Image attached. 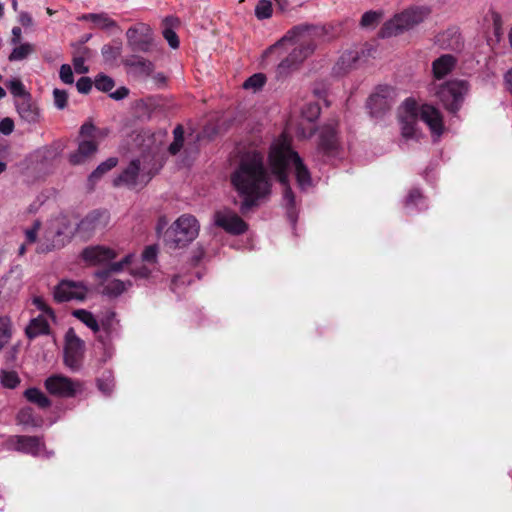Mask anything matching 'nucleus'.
<instances>
[{
	"mask_svg": "<svg viewBox=\"0 0 512 512\" xmlns=\"http://www.w3.org/2000/svg\"><path fill=\"white\" fill-rule=\"evenodd\" d=\"M19 22L24 27H30L33 25V19L28 12H20L19 14Z\"/></svg>",
	"mask_w": 512,
	"mask_h": 512,
	"instance_id": "obj_58",
	"label": "nucleus"
},
{
	"mask_svg": "<svg viewBox=\"0 0 512 512\" xmlns=\"http://www.w3.org/2000/svg\"><path fill=\"white\" fill-rule=\"evenodd\" d=\"M80 20L91 21L96 27L100 29L109 30L117 27V23L105 12L83 14L80 17Z\"/></svg>",
	"mask_w": 512,
	"mask_h": 512,
	"instance_id": "obj_27",
	"label": "nucleus"
},
{
	"mask_svg": "<svg viewBox=\"0 0 512 512\" xmlns=\"http://www.w3.org/2000/svg\"><path fill=\"white\" fill-rule=\"evenodd\" d=\"M301 115L309 122H314L320 115V106L318 103L310 102L303 106Z\"/></svg>",
	"mask_w": 512,
	"mask_h": 512,
	"instance_id": "obj_41",
	"label": "nucleus"
},
{
	"mask_svg": "<svg viewBox=\"0 0 512 512\" xmlns=\"http://www.w3.org/2000/svg\"><path fill=\"white\" fill-rule=\"evenodd\" d=\"M45 238L46 241L41 242L37 247L38 253H46L54 249H59L65 244L63 232L60 230L47 231Z\"/></svg>",
	"mask_w": 512,
	"mask_h": 512,
	"instance_id": "obj_24",
	"label": "nucleus"
},
{
	"mask_svg": "<svg viewBox=\"0 0 512 512\" xmlns=\"http://www.w3.org/2000/svg\"><path fill=\"white\" fill-rule=\"evenodd\" d=\"M53 98L56 108L63 110L67 106L68 94L65 90L54 89Z\"/></svg>",
	"mask_w": 512,
	"mask_h": 512,
	"instance_id": "obj_46",
	"label": "nucleus"
},
{
	"mask_svg": "<svg viewBox=\"0 0 512 512\" xmlns=\"http://www.w3.org/2000/svg\"><path fill=\"white\" fill-rule=\"evenodd\" d=\"M59 77H60L61 81L64 82L65 84H73L74 76H73V71H72L71 66L68 64H63L60 67Z\"/></svg>",
	"mask_w": 512,
	"mask_h": 512,
	"instance_id": "obj_51",
	"label": "nucleus"
},
{
	"mask_svg": "<svg viewBox=\"0 0 512 512\" xmlns=\"http://www.w3.org/2000/svg\"><path fill=\"white\" fill-rule=\"evenodd\" d=\"M14 122L11 118L6 117L0 121V132L4 135H9L13 132Z\"/></svg>",
	"mask_w": 512,
	"mask_h": 512,
	"instance_id": "obj_55",
	"label": "nucleus"
},
{
	"mask_svg": "<svg viewBox=\"0 0 512 512\" xmlns=\"http://www.w3.org/2000/svg\"><path fill=\"white\" fill-rule=\"evenodd\" d=\"M25 398L37 405L39 408L45 409L51 406L50 399L38 388L31 387L24 391Z\"/></svg>",
	"mask_w": 512,
	"mask_h": 512,
	"instance_id": "obj_29",
	"label": "nucleus"
},
{
	"mask_svg": "<svg viewBox=\"0 0 512 512\" xmlns=\"http://www.w3.org/2000/svg\"><path fill=\"white\" fill-rule=\"evenodd\" d=\"M100 331L95 333L97 339L104 345L119 335V323L113 312L107 314L99 321Z\"/></svg>",
	"mask_w": 512,
	"mask_h": 512,
	"instance_id": "obj_20",
	"label": "nucleus"
},
{
	"mask_svg": "<svg viewBox=\"0 0 512 512\" xmlns=\"http://www.w3.org/2000/svg\"><path fill=\"white\" fill-rule=\"evenodd\" d=\"M124 268V265L121 261L111 263L108 270L98 271L95 273L96 277L102 280H107L109 274L111 272H120Z\"/></svg>",
	"mask_w": 512,
	"mask_h": 512,
	"instance_id": "obj_49",
	"label": "nucleus"
},
{
	"mask_svg": "<svg viewBox=\"0 0 512 512\" xmlns=\"http://www.w3.org/2000/svg\"><path fill=\"white\" fill-rule=\"evenodd\" d=\"M128 46L137 52L147 53L153 45V31L145 23H138L126 31Z\"/></svg>",
	"mask_w": 512,
	"mask_h": 512,
	"instance_id": "obj_10",
	"label": "nucleus"
},
{
	"mask_svg": "<svg viewBox=\"0 0 512 512\" xmlns=\"http://www.w3.org/2000/svg\"><path fill=\"white\" fill-rule=\"evenodd\" d=\"M456 65V59L450 54H445L433 61L432 70L434 77L442 79L448 75Z\"/></svg>",
	"mask_w": 512,
	"mask_h": 512,
	"instance_id": "obj_23",
	"label": "nucleus"
},
{
	"mask_svg": "<svg viewBox=\"0 0 512 512\" xmlns=\"http://www.w3.org/2000/svg\"><path fill=\"white\" fill-rule=\"evenodd\" d=\"M183 143V139H174L173 142L168 147L169 153L171 155H176L181 150Z\"/></svg>",
	"mask_w": 512,
	"mask_h": 512,
	"instance_id": "obj_57",
	"label": "nucleus"
},
{
	"mask_svg": "<svg viewBox=\"0 0 512 512\" xmlns=\"http://www.w3.org/2000/svg\"><path fill=\"white\" fill-rule=\"evenodd\" d=\"M173 136H174V139H183L184 140V130H183V127L181 125H178L175 127V129L173 130Z\"/></svg>",
	"mask_w": 512,
	"mask_h": 512,
	"instance_id": "obj_62",
	"label": "nucleus"
},
{
	"mask_svg": "<svg viewBox=\"0 0 512 512\" xmlns=\"http://www.w3.org/2000/svg\"><path fill=\"white\" fill-rule=\"evenodd\" d=\"M423 201V196L418 189H412L405 201L407 209L411 210L412 206H416L418 203Z\"/></svg>",
	"mask_w": 512,
	"mask_h": 512,
	"instance_id": "obj_48",
	"label": "nucleus"
},
{
	"mask_svg": "<svg viewBox=\"0 0 512 512\" xmlns=\"http://www.w3.org/2000/svg\"><path fill=\"white\" fill-rule=\"evenodd\" d=\"M72 315L91 329L94 334L100 331L99 321L90 311L77 309L72 312Z\"/></svg>",
	"mask_w": 512,
	"mask_h": 512,
	"instance_id": "obj_31",
	"label": "nucleus"
},
{
	"mask_svg": "<svg viewBox=\"0 0 512 512\" xmlns=\"http://www.w3.org/2000/svg\"><path fill=\"white\" fill-rule=\"evenodd\" d=\"M98 145L95 140H83L79 143L77 151L70 154L69 161L73 165L84 163L97 151Z\"/></svg>",
	"mask_w": 512,
	"mask_h": 512,
	"instance_id": "obj_22",
	"label": "nucleus"
},
{
	"mask_svg": "<svg viewBox=\"0 0 512 512\" xmlns=\"http://www.w3.org/2000/svg\"><path fill=\"white\" fill-rule=\"evenodd\" d=\"M269 164L272 173L283 186V202L289 220L296 221L295 195L289 185L288 168L294 169L297 184L301 190H306L312 184L310 172L297 152L291 148V141L287 135H280L272 143L269 153Z\"/></svg>",
	"mask_w": 512,
	"mask_h": 512,
	"instance_id": "obj_1",
	"label": "nucleus"
},
{
	"mask_svg": "<svg viewBox=\"0 0 512 512\" xmlns=\"http://www.w3.org/2000/svg\"><path fill=\"white\" fill-rule=\"evenodd\" d=\"M34 52V46L30 43H23L16 46L10 55L8 56V60L13 61H21L26 59L30 54Z\"/></svg>",
	"mask_w": 512,
	"mask_h": 512,
	"instance_id": "obj_34",
	"label": "nucleus"
},
{
	"mask_svg": "<svg viewBox=\"0 0 512 512\" xmlns=\"http://www.w3.org/2000/svg\"><path fill=\"white\" fill-rule=\"evenodd\" d=\"M231 183L239 196L243 198L242 212L257 206L271 192V182L264 165V156L257 151L248 152L240 160L231 175Z\"/></svg>",
	"mask_w": 512,
	"mask_h": 512,
	"instance_id": "obj_2",
	"label": "nucleus"
},
{
	"mask_svg": "<svg viewBox=\"0 0 512 512\" xmlns=\"http://www.w3.org/2000/svg\"><path fill=\"white\" fill-rule=\"evenodd\" d=\"M89 54H90L89 49L84 47L83 55L76 56L73 58V66L77 73L85 74L89 71L88 67L85 65V61L89 57Z\"/></svg>",
	"mask_w": 512,
	"mask_h": 512,
	"instance_id": "obj_43",
	"label": "nucleus"
},
{
	"mask_svg": "<svg viewBox=\"0 0 512 512\" xmlns=\"http://www.w3.org/2000/svg\"><path fill=\"white\" fill-rule=\"evenodd\" d=\"M21 288V282L12 272L0 279V298H11Z\"/></svg>",
	"mask_w": 512,
	"mask_h": 512,
	"instance_id": "obj_26",
	"label": "nucleus"
},
{
	"mask_svg": "<svg viewBox=\"0 0 512 512\" xmlns=\"http://www.w3.org/2000/svg\"><path fill=\"white\" fill-rule=\"evenodd\" d=\"M132 258H133V254H128L126 255L122 260L121 262L123 263L124 266L128 265L131 263L132 261Z\"/></svg>",
	"mask_w": 512,
	"mask_h": 512,
	"instance_id": "obj_64",
	"label": "nucleus"
},
{
	"mask_svg": "<svg viewBox=\"0 0 512 512\" xmlns=\"http://www.w3.org/2000/svg\"><path fill=\"white\" fill-rule=\"evenodd\" d=\"M129 94V90L126 87H120L116 91L110 94V97L115 100H122L127 97Z\"/></svg>",
	"mask_w": 512,
	"mask_h": 512,
	"instance_id": "obj_59",
	"label": "nucleus"
},
{
	"mask_svg": "<svg viewBox=\"0 0 512 512\" xmlns=\"http://www.w3.org/2000/svg\"><path fill=\"white\" fill-rule=\"evenodd\" d=\"M163 159L157 152L142 153L113 179V186L130 189L142 188L160 170Z\"/></svg>",
	"mask_w": 512,
	"mask_h": 512,
	"instance_id": "obj_5",
	"label": "nucleus"
},
{
	"mask_svg": "<svg viewBox=\"0 0 512 512\" xmlns=\"http://www.w3.org/2000/svg\"><path fill=\"white\" fill-rule=\"evenodd\" d=\"M34 304L37 306V308L41 311H43L46 315L50 316L52 319H54V313L51 308H49L43 299L41 298H35Z\"/></svg>",
	"mask_w": 512,
	"mask_h": 512,
	"instance_id": "obj_56",
	"label": "nucleus"
},
{
	"mask_svg": "<svg viewBox=\"0 0 512 512\" xmlns=\"http://www.w3.org/2000/svg\"><path fill=\"white\" fill-rule=\"evenodd\" d=\"M118 163L116 157H110L104 162L100 163L97 168L90 174L88 181L91 184L96 183L105 173L113 169Z\"/></svg>",
	"mask_w": 512,
	"mask_h": 512,
	"instance_id": "obj_32",
	"label": "nucleus"
},
{
	"mask_svg": "<svg viewBox=\"0 0 512 512\" xmlns=\"http://www.w3.org/2000/svg\"><path fill=\"white\" fill-rule=\"evenodd\" d=\"M132 286L130 280L122 281L119 279L108 280L103 287V294L109 297H117Z\"/></svg>",
	"mask_w": 512,
	"mask_h": 512,
	"instance_id": "obj_28",
	"label": "nucleus"
},
{
	"mask_svg": "<svg viewBox=\"0 0 512 512\" xmlns=\"http://www.w3.org/2000/svg\"><path fill=\"white\" fill-rule=\"evenodd\" d=\"M323 34V29L308 25H299L290 29L280 40L266 50V54L273 50L290 43L294 45L293 50L283 59L278 68L281 71L291 69L299 63L303 62L310 56L316 46L317 38Z\"/></svg>",
	"mask_w": 512,
	"mask_h": 512,
	"instance_id": "obj_3",
	"label": "nucleus"
},
{
	"mask_svg": "<svg viewBox=\"0 0 512 512\" xmlns=\"http://www.w3.org/2000/svg\"><path fill=\"white\" fill-rule=\"evenodd\" d=\"M358 60V53L355 52V51H347V52H344L338 62H337V66L340 68V69H343V70H348V69H351L354 64L356 63V61Z\"/></svg>",
	"mask_w": 512,
	"mask_h": 512,
	"instance_id": "obj_40",
	"label": "nucleus"
},
{
	"mask_svg": "<svg viewBox=\"0 0 512 512\" xmlns=\"http://www.w3.org/2000/svg\"><path fill=\"white\" fill-rule=\"evenodd\" d=\"M418 118L428 125L432 134L437 137L442 135L444 127L440 111L428 104L423 105L419 110L416 101L407 98L399 108L401 134L404 139H419L421 133L417 129Z\"/></svg>",
	"mask_w": 512,
	"mask_h": 512,
	"instance_id": "obj_4",
	"label": "nucleus"
},
{
	"mask_svg": "<svg viewBox=\"0 0 512 512\" xmlns=\"http://www.w3.org/2000/svg\"><path fill=\"white\" fill-rule=\"evenodd\" d=\"M396 91L388 85H380L369 97L367 107L370 113L378 117L388 111L395 103Z\"/></svg>",
	"mask_w": 512,
	"mask_h": 512,
	"instance_id": "obj_11",
	"label": "nucleus"
},
{
	"mask_svg": "<svg viewBox=\"0 0 512 512\" xmlns=\"http://www.w3.org/2000/svg\"><path fill=\"white\" fill-rule=\"evenodd\" d=\"M44 385L51 395L62 398L74 397L82 390V385L79 381H74L62 375H52L48 377Z\"/></svg>",
	"mask_w": 512,
	"mask_h": 512,
	"instance_id": "obj_12",
	"label": "nucleus"
},
{
	"mask_svg": "<svg viewBox=\"0 0 512 512\" xmlns=\"http://www.w3.org/2000/svg\"><path fill=\"white\" fill-rule=\"evenodd\" d=\"M266 82V77L262 73H256L250 76L243 84V88L245 89H253L257 91L261 89Z\"/></svg>",
	"mask_w": 512,
	"mask_h": 512,
	"instance_id": "obj_42",
	"label": "nucleus"
},
{
	"mask_svg": "<svg viewBox=\"0 0 512 512\" xmlns=\"http://www.w3.org/2000/svg\"><path fill=\"white\" fill-rule=\"evenodd\" d=\"M149 274L150 270L145 265L132 270V275L139 278H146L149 276Z\"/></svg>",
	"mask_w": 512,
	"mask_h": 512,
	"instance_id": "obj_60",
	"label": "nucleus"
},
{
	"mask_svg": "<svg viewBox=\"0 0 512 512\" xmlns=\"http://www.w3.org/2000/svg\"><path fill=\"white\" fill-rule=\"evenodd\" d=\"M430 10L424 6H413L387 21L380 30L382 38L399 35L420 24L429 15Z\"/></svg>",
	"mask_w": 512,
	"mask_h": 512,
	"instance_id": "obj_7",
	"label": "nucleus"
},
{
	"mask_svg": "<svg viewBox=\"0 0 512 512\" xmlns=\"http://www.w3.org/2000/svg\"><path fill=\"white\" fill-rule=\"evenodd\" d=\"M101 52L106 61H114L120 56L121 48L111 45H104L101 49Z\"/></svg>",
	"mask_w": 512,
	"mask_h": 512,
	"instance_id": "obj_47",
	"label": "nucleus"
},
{
	"mask_svg": "<svg viewBox=\"0 0 512 512\" xmlns=\"http://www.w3.org/2000/svg\"><path fill=\"white\" fill-rule=\"evenodd\" d=\"M17 421L25 427H40L42 419L34 415L31 407H23L17 414Z\"/></svg>",
	"mask_w": 512,
	"mask_h": 512,
	"instance_id": "obj_30",
	"label": "nucleus"
},
{
	"mask_svg": "<svg viewBox=\"0 0 512 512\" xmlns=\"http://www.w3.org/2000/svg\"><path fill=\"white\" fill-rule=\"evenodd\" d=\"M123 64L129 67L131 71L141 77H148L154 70V64L142 57L132 55L123 60Z\"/></svg>",
	"mask_w": 512,
	"mask_h": 512,
	"instance_id": "obj_21",
	"label": "nucleus"
},
{
	"mask_svg": "<svg viewBox=\"0 0 512 512\" xmlns=\"http://www.w3.org/2000/svg\"><path fill=\"white\" fill-rule=\"evenodd\" d=\"M469 90L465 80H452L439 86L436 95L446 110L456 114L462 106L464 97Z\"/></svg>",
	"mask_w": 512,
	"mask_h": 512,
	"instance_id": "obj_8",
	"label": "nucleus"
},
{
	"mask_svg": "<svg viewBox=\"0 0 512 512\" xmlns=\"http://www.w3.org/2000/svg\"><path fill=\"white\" fill-rule=\"evenodd\" d=\"M318 152L326 156H334L338 150V139L334 125H325L319 133Z\"/></svg>",
	"mask_w": 512,
	"mask_h": 512,
	"instance_id": "obj_19",
	"label": "nucleus"
},
{
	"mask_svg": "<svg viewBox=\"0 0 512 512\" xmlns=\"http://www.w3.org/2000/svg\"><path fill=\"white\" fill-rule=\"evenodd\" d=\"M9 445L16 451L32 456H42L45 453V445L38 436L16 435L9 439Z\"/></svg>",
	"mask_w": 512,
	"mask_h": 512,
	"instance_id": "obj_16",
	"label": "nucleus"
},
{
	"mask_svg": "<svg viewBox=\"0 0 512 512\" xmlns=\"http://www.w3.org/2000/svg\"><path fill=\"white\" fill-rule=\"evenodd\" d=\"M41 227V222L39 220L34 221L31 228L25 230L26 242L32 244L37 239V233Z\"/></svg>",
	"mask_w": 512,
	"mask_h": 512,
	"instance_id": "obj_52",
	"label": "nucleus"
},
{
	"mask_svg": "<svg viewBox=\"0 0 512 512\" xmlns=\"http://www.w3.org/2000/svg\"><path fill=\"white\" fill-rule=\"evenodd\" d=\"M382 13L377 11H367L362 15L361 18V26L362 27H372L375 26L381 17Z\"/></svg>",
	"mask_w": 512,
	"mask_h": 512,
	"instance_id": "obj_45",
	"label": "nucleus"
},
{
	"mask_svg": "<svg viewBox=\"0 0 512 512\" xmlns=\"http://www.w3.org/2000/svg\"><path fill=\"white\" fill-rule=\"evenodd\" d=\"M213 223L233 235H241L248 229L246 222L230 209L216 211L213 216Z\"/></svg>",
	"mask_w": 512,
	"mask_h": 512,
	"instance_id": "obj_13",
	"label": "nucleus"
},
{
	"mask_svg": "<svg viewBox=\"0 0 512 512\" xmlns=\"http://www.w3.org/2000/svg\"><path fill=\"white\" fill-rule=\"evenodd\" d=\"M16 111L20 119L30 125L35 126L42 119L41 111L38 105L32 100L31 96L15 100Z\"/></svg>",
	"mask_w": 512,
	"mask_h": 512,
	"instance_id": "obj_18",
	"label": "nucleus"
},
{
	"mask_svg": "<svg viewBox=\"0 0 512 512\" xmlns=\"http://www.w3.org/2000/svg\"><path fill=\"white\" fill-rule=\"evenodd\" d=\"M273 8L270 0H259L255 7V16L259 20L269 19L272 16Z\"/></svg>",
	"mask_w": 512,
	"mask_h": 512,
	"instance_id": "obj_38",
	"label": "nucleus"
},
{
	"mask_svg": "<svg viewBox=\"0 0 512 512\" xmlns=\"http://www.w3.org/2000/svg\"><path fill=\"white\" fill-rule=\"evenodd\" d=\"M21 34H22V30L20 27H13L12 28V38H11V43L13 45H18L21 41Z\"/></svg>",
	"mask_w": 512,
	"mask_h": 512,
	"instance_id": "obj_61",
	"label": "nucleus"
},
{
	"mask_svg": "<svg viewBox=\"0 0 512 512\" xmlns=\"http://www.w3.org/2000/svg\"><path fill=\"white\" fill-rule=\"evenodd\" d=\"M177 19L174 17H166L164 19L165 28L163 30V37L168 42L169 46L173 49L179 47V39L175 31L172 29Z\"/></svg>",
	"mask_w": 512,
	"mask_h": 512,
	"instance_id": "obj_33",
	"label": "nucleus"
},
{
	"mask_svg": "<svg viewBox=\"0 0 512 512\" xmlns=\"http://www.w3.org/2000/svg\"><path fill=\"white\" fill-rule=\"evenodd\" d=\"M94 84L98 90L109 92L114 87V80L105 74H99L96 76Z\"/></svg>",
	"mask_w": 512,
	"mask_h": 512,
	"instance_id": "obj_44",
	"label": "nucleus"
},
{
	"mask_svg": "<svg viewBox=\"0 0 512 512\" xmlns=\"http://www.w3.org/2000/svg\"><path fill=\"white\" fill-rule=\"evenodd\" d=\"M106 210H94L87 214L78 224L77 231L84 238H90L95 232L103 230L109 223Z\"/></svg>",
	"mask_w": 512,
	"mask_h": 512,
	"instance_id": "obj_14",
	"label": "nucleus"
},
{
	"mask_svg": "<svg viewBox=\"0 0 512 512\" xmlns=\"http://www.w3.org/2000/svg\"><path fill=\"white\" fill-rule=\"evenodd\" d=\"M88 288L82 282L62 280L54 289V299L57 302L72 300L82 301L86 298Z\"/></svg>",
	"mask_w": 512,
	"mask_h": 512,
	"instance_id": "obj_15",
	"label": "nucleus"
},
{
	"mask_svg": "<svg viewBox=\"0 0 512 512\" xmlns=\"http://www.w3.org/2000/svg\"><path fill=\"white\" fill-rule=\"evenodd\" d=\"M76 88L79 93L87 94L92 88V81L89 77H81L77 83Z\"/></svg>",
	"mask_w": 512,
	"mask_h": 512,
	"instance_id": "obj_53",
	"label": "nucleus"
},
{
	"mask_svg": "<svg viewBox=\"0 0 512 512\" xmlns=\"http://www.w3.org/2000/svg\"><path fill=\"white\" fill-rule=\"evenodd\" d=\"M99 390L105 394L110 395L114 389V376L111 371H105L97 380Z\"/></svg>",
	"mask_w": 512,
	"mask_h": 512,
	"instance_id": "obj_36",
	"label": "nucleus"
},
{
	"mask_svg": "<svg viewBox=\"0 0 512 512\" xmlns=\"http://www.w3.org/2000/svg\"><path fill=\"white\" fill-rule=\"evenodd\" d=\"M85 343L80 339L73 328L65 334L64 362L72 370H78L84 356Z\"/></svg>",
	"mask_w": 512,
	"mask_h": 512,
	"instance_id": "obj_9",
	"label": "nucleus"
},
{
	"mask_svg": "<svg viewBox=\"0 0 512 512\" xmlns=\"http://www.w3.org/2000/svg\"><path fill=\"white\" fill-rule=\"evenodd\" d=\"M0 383L4 388L15 389L20 384V378L16 371L2 369Z\"/></svg>",
	"mask_w": 512,
	"mask_h": 512,
	"instance_id": "obj_35",
	"label": "nucleus"
},
{
	"mask_svg": "<svg viewBox=\"0 0 512 512\" xmlns=\"http://www.w3.org/2000/svg\"><path fill=\"white\" fill-rule=\"evenodd\" d=\"M97 128L92 122L84 123L80 128V134L86 140H94L96 138Z\"/></svg>",
	"mask_w": 512,
	"mask_h": 512,
	"instance_id": "obj_50",
	"label": "nucleus"
},
{
	"mask_svg": "<svg viewBox=\"0 0 512 512\" xmlns=\"http://www.w3.org/2000/svg\"><path fill=\"white\" fill-rule=\"evenodd\" d=\"M158 249L156 245H150L145 248L142 253V259L146 262H155L157 258Z\"/></svg>",
	"mask_w": 512,
	"mask_h": 512,
	"instance_id": "obj_54",
	"label": "nucleus"
},
{
	"mask_svg": "<svg viewBox=\"0 0 512 512\" xmlns=\"http://www.w3.org/2000/svg\"><path fill=\"white\" fill-rule=\"evenodd\" d=\"M11 338V322L8 317H0V350Z\"/></svg>",
	"mask_w": 512,
	"mask_h": 512,
	"instance_id": "obj_39",
	"label": "nucleus"
},
{
	"mask_svg": "<svg viewBox=\"0 0 512 512\" xmlns=\"http://www.w3.org/2000/svg\"><path fill=\"white\" fill-rule=\"evenodd\" d=\"M166 225L167 220L165 219V217L160 218L157 225V231L160 232Z\"/></svg>",
	"mask_w": 512,
	"mask_h": 512,
	"instance_id": "obj_63",
	"label": "nucleus"
},
{
	"mask_svg": "<svg viewBox=\"0 0 512 512\" xmlns=\"http://www.w3.org/2000/svg\"><path fill=\"white\" fill-rule=\"evenodd\" d=\"M49 331V323L44 315H39L32 319L25 330L29 339H34L40 335H47L49 334Z\"/></svg>",
	"mask_w": 512,
	"mask_h": 512,
	"instance_id": "obj_25",
	"label": "nucleus"
},
{
	"mask_svg": "<svg viewBox=\"0 0 512 512\" xmlns=\"http://www.w3.org/2000/svg\"><path fill=\"white\" fill-rule=\"evenodd\" d=\"M6 87L9 89L10 93L17 99H22L27 96H31V94L25 90L23 83L17 78L8 80L6 82Z\"/></svg>",
	"mask_w": 512,
	"mask_h": 512,
	"instance_id": "obj_37",
	"label": "nucleus"
},
{
	"mask_svg": "<svg viewBox=\"0 0 512 512\" xmlns=\"http://www.w3.org/2000/svg\"><path fill=\"white\" fill-rule=\"evenodd\" d=\"M117 253L115 250L102 246H89L81 252L82 259L89 265H105L115 259Z\"/></svg>",
	"mask_w": 512,
	"mask_h": 512,
	"instance_id": "obj_17",
	"label": "nucleus"
},
{
	"mask_svg": "<svg viewBox=\"0 0 512 512\" xmlns=\"http://www.w3.org/2000/svg\"><path fill=\"white\" fill-rule=\"evenodd\" d=\"M198 220L190 214L181 215L165 233V244L170 249L186 247L199 234Z\"/></svg>",
	"mask_w": 512,
	"mask_h": 512,
	"instance_id": "obj_6",
	"label": "nucleus"
}]
</instances>
